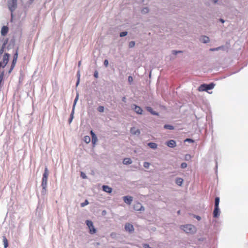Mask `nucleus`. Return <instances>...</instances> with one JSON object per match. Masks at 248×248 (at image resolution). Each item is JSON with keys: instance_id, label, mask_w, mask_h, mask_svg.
<instances>
[{"instance_id": "obj_14", "label": "nucleus", "mask_w": 248, "mask_h": 248, "mask_svg": "<svg viewBox=\"0 0 248 248\" xmlns=\"http://www.w3.org/2000/svg\"><path fill=\"white\" fill-rule=\"evenodd\" d=\"M219 215V207H215V209L213 212L214 217H218Z\"/></svg>"}, {"instance_id": "obj_37", "label": "nucleus", "mask_w": 248, "mask_h": 248, "mask_svg": "<svg viewBox=\"0 0 248 248\" xmlns=\"http://www.w3.org/2000/svg\"><path fill=\"white\" fill-rule=\"evenodd\" d=\"M93 76L96 78H98V72L97 70H95V71L94 72Z\"/></svg>"}, {"instance_id": "obj_27", "label": "nucleus", "mask_w": 248, "mask_h": 248, "mask_svg": "<svg viewBox=\"0 0 248 248\" xmlns=\"http://www.w3.org/2000/svg\"><path fill=\"white\" fill-rule=\"evenodd\" d=\"M149 11V8L148 7H144L141 10V13L143 14H145L148 13Z\"/></svg>"}, {"instance_id": "obj_13", "label": "nucleus", "mask_w": 248, "mask_h": 248, "mask_svg": "<svg viewBox=\"0 0 248 248\" xmlns=\"http://www.w3.org/2000/svg\"><path fill=\"white\" fill-rule=\"evenodd\" d=\"M200 40L202 43L206 44L209 42L210 39L208 36L203 35L201 37Z\"/></svg>"}, {"instance_id": "obj_61", "label": "nucleus", "mask_w": 248, "mask_h": 248, "mask_svg": "<svg viewBox=\"0 0 248 248\" xmlns=\"http://www.w3.org/2000/svg\"><path fill=\"white\" fill-rule=\"evenodd\" d=\"M185 140H192V139L191 138H186Z\"/></svg>"}, {"instance_id": "obj_10", "label": "nucleus", "mask_w": 248, "mask_h": 248, "mask_svg": "<svg viewBox=\"0 0 248 248\" xmlns=\"http://www.w3.org/2000/svg\"><path fill=\"white\" fill-rule=\"evenodd\" d=\"M8 27L6 26H3L0 31L1 35L2 36H5L8 32Z\"/></svg>"}, {"instance_id": "obj_41", "label": "nucleus", "mask_w": 248, "mask_h": 248, "mask_svg": "<svg viewBox=\"0 0 248 248\" xmlns=\"http://www.w3.org/2000/svg\"><path fill=\"white\" fill-rule=\"evenodd\" d=\"M191 158V156L189 155H185V159L186 160H188Z\"/></svg>"}, {"instance_id": "obj_20", "label": "nucleus", "mask_w": 248, "mask_h": 248, "mask_svg": "<svg viewBox=\"0 0 248 248\" xmlns=\"http://www.w3.org/2000/svg\"><path fill=\"white\" fill-rule=\"evenodd\" d=\"M167 145L170 147H173L176 146V143L175 140H169L167 143Z\"/></svg>"}, {"instance_id": "obj_62", "label": "nucleus", "mask_w": 248, "mask_h": 248, "mask_svg": "<svg viewBox=\"0 0 248 248\" xmlns=\"http://www.w3.org/2000/svg\"><path fill=\"white\" fill-rule=\"evenodd\" d=\"M197 219H199L200 218V217H199V216H198V217H197Z\"/></svg>"}, {"instance_id": "obj_9", "label": "nucleus", "mask_w": 248, "mask_h": 248, "mask_svg": "<svg viewBox=\"0 0 248 248\" xmlns=\"http://www.w3.org/2000/svg\"><path fill=\"white\" fill-rule=\"evenodd\" d=\"M124 229L126 231L130 233L133 232L134 230L133 226L129 223H127L125 224Z\"/></svg>"}, {"instance_id": "obj_6", "label": "nucleus", "mask_w": 248, "mask_h": 248, "mask_svg": "<svg viewBox=\"0 0 248 248\" xmlns=\"http://www.w3.org/2000/svg\"><path fill=\"white\" fill-rule=\"evenodd\" d=\"M86 225L88 226L89 228V232L91 234H94L96 232V229L94 228L93 223L91 220H87L86 221Z\"/></svg>"}, {"instance_id": "obj_60", "label": "nucleus", "mask_w": 248, "mask_h": 248, "mask_svg": "<svg viewBox=\"0 0 248 248\" xmlns=\"http://www.w3.org/2000/svg\"><path fill=\"white\" fill-rule=\"evenodd\" d=\"M11 42H13V43H15V39H12L11 40Z\"/></svg>"}, {"instance_id": "obj_30", "label": "nucleus", "mask_w": 248, "mask_h": 248, "mask_svg": "<svg viewBox=\"0 0 248 248\" xmlns=\"http://www.w3.org/2000/svg\"><path fill=\"white\" fill-rule=\"evenodd\" d=\"M127 34H128V32L127 31H122L120 33V36L121 37H123L126 36L127 35Z\"/></svg>"}, {"instance_id": "obj_59", "label": "nucleus", "mask_w": 248, "mask_h": 248, "mask_svg": "<svg viewBox=\"0 0 248 248\" xmlns=\"http://www.w3.org/2000/svg\"><path fill=\"white\" fill-rule=\"evenodd\" d=\"M90 141H91L90 140H89V141H87V140H85V142H86V143H89L90 142Z\"/></svg>"}, {"instance_id": "obj_49", "label": "nucleus", "mask_w": 248, "mask_h": 248, "mask_svg": "<svg viewBox=\"0 0 248 248\" xmlns=\"http://www.w3.org/2000/svg\"><path fill=\"white\" fill-rule=\"evenodd\" d=\"M83 140H91L90 137L89 136H85Z\"/></svg>"}, {"instance_id": "obj_63", "label": "nucleus", "mask_w": 248, "mask_h": 248, "mask_svg": "<svg viewBox=\"0 0 248 248\" xmlns=\"http://www.w3.org/2000/svg\"><path fill=\"white\" fill-rule=\"evenodd\" d=\"M34 0H30L31 2H32Z\"/></svg>"}, {"instance_id": "obj_26", "label": "nucleus", "mask_w": 248, "mask_h": 248, "mask_svg": "<svg viewBox=\"0 0 248 248\" xmlns=\"http://www.w3.org/2000/svg\"><path fill=\"white\" fill-rule=\"evenodd\" d=\"M4 75H5V72H4V71H2L0 73V83L3 80Z\"/></svg>"}, {"instance_id": "obj_36", "label": "nucleus", "mask_w": 248, "mask_h": 248, "mask_svg": "<svg viewBox=\"0 0 248 248\" xmlns=\"http://www.w3.org/2000/svg\"><path fill=\"white\" fill-rule=\"evenodd\" d=\"M182 51H179V50H172V54L173 55H177V54L179 53H181Z\"/></svg>"}, {"instance_id": "obj_31", "label": "nucleus", "mask_w": 248, "mask_h": 248, "mask_svg": "<svg viewBox=\"0 0 248 248\" xmlns=\"http://www.w3.org/2000/svg\"><path fill=\"white\" fill-rule=\"evenodd\" d=\"M135 45V42L134 41H131L129 43L128 47L129 48L133 47Z\"/></svg>"}, {"instance_id": "obj_64", "label": "nucleus", "mask_w": 248, "mask_h": 248, "mask_svg": "<svg viewBox=\"0 0 248 248\" xmlns=\"http://www.w3.org/2000/svg\"><path fill=\"white\" fill-rule=\"evenodd\" d=\"M180 211H178V214H180Z\"/></svg>"}, {"instance_id": "obj_34", "label": "nucleus", "mask_w": 248, "mask_h": 248, "mask_svg": "<svg viewBox=\"0 0 248 248\" xmlns=\"http://www.w3.org/2000/svg\"><path fill=\"white\" fill-rule=\"evenodd\" d=\"M133 81V77L131 76H129L128 77V82L129 83V84L131 85Z\"/></svg>"}, {"instance_id": "obj_25", "label": "nucleus", "mask_w": 248, "mask_h": 248, "mask_svg": "<svg viewBox=\"0 0 248 248\" xmlns=\"http://www.w3.org/2000/svg\"><path fill=\"white\" fill-rule=\"evenodd\" d=\"M8 41H9V39L8 38H6L5 39H4V40L2 42L1 46L6 48V46L7 44H8Z\"/></svg>"}, {"instance_id": "obj_45", "label": "nucleus", "mask_w": 248, "mask_h": 248, "mask_svg": "<svg viewBox=\"0 0 248 248\" xmlns=\"http://www.w3.org/2000/svg\"><path fill=\"white\" fill-rule=\"evenodd\" d=\"M143 246L144 248H151L150 247L149 245H148V244H143Z\"/></svg>"}, {"instance_id": "obj_50", "label": "nucleus", "mask_w": 248, "mask_h": 248, "mask_svg": "<svg viewBox=\"0 0 248 248\" xmlns=\"http://www.w3.org/2000/svg\"><path fill=\"white\" fill-rule=\"evenodd\" d=\"M79 82H80V79H77L76 84V87H78V86Z\"/></svg>"}, {"instance_id": "obj_8", "label": "nucleus", "mask_w": 248, "mask_h": 248, "mask_svg": "<svg viewBox=\"0 0 248 248\" xmlns=\"http://www.w3.org/2000/svg\"><path fill=\"white\" fill-rule=\"evenodd\" d=\"M133 208L136 211H144V208L141 204L139 202L135 203L134 205Z\"/></svg>"}, {"instance_id": "obj_48", "label": "nucleus", "mask_w": 248, "mask_h": 248, "mask_svg": "<svg viewBox=\"0 0 248 248\" xmlns=\"http://www.w3.org/2000/svg\"><path fill=\"white\" fill-rule=\"evenodd\" d=\"M5 39V38L4 37V36H1L0 37V42L2 43L3 41Z\"/></svg>"}, {"instance_id": "obj_11", "label": "nucleus", "mask_w": 248, "mask_h": 248, "mask_svg": "<svg viewBox=\"0 0 248 248\" xmlns=\"http://www.w3.org/2000/svg\"><path fill=\"white\" fill-rule=\"evenodd\" d=\"M146 109L151 114L153 115L158 116L159 115V113L155 110H154L153 108L149 106H147L145 107Z\"/></svg>"}, {"instance_id": "obj_42", "label": "nucleus", "mask_w": 248, "mask_h": 248, "mask_svg": "<svg viewBox=\"0 0 248 248\" xmlns=\"http://www.w3.org/2000/svg\"><path fill=\"white\" fill-rule=\"evenodd\" d=\"M77 79H80V74L79 70H78V72H77Z\"/></svg>"}, {"instance_id": "obj_38", "label": "nucleus", "mask_w": 248, "mask_h": 248, "mask_svg": "<svg viewBox=\"0 0 248 248\" xmlns=\"http://www.w3.org/2000/svg\"><path fill=\"white\" fill-rule=\"evenodd\" d=\"M104 65L106 67H108V61L107 59H106L104 61Z\"/></svg>"}, {"instance_id": "obj_58", "label": "nucleus", "mask_w": 248, "mask_h": 248, "mask_svg": "<svg viewBox=\"0 0 248 248\" xmlns=\"http://www.w3.org/2000/svg\"><path fill=\"white\" fill-rule=\"evenodd\" d=\"M80 64H81V61H79L78 62V66H80Z\"/></svg>"}, {"instance_id": "obj_2", "label": "nucleus", "mask_w": 248, "mask_h": 248, "mask_svg": "<svg viewBox=\"0 0 248 248\" xmlns=\"http://www.w3.org/2000/svg\"><path fill=\"white\" fill-rule=\"evenodd\" d=\"M7 6L9 10L11 13L12 17L13 13L15 11L17 7V0H8L7 1Z\"/></svg>"}, {"instance_id": "obj_21", "label": "nucleus", "mask_w": 248, "mask_h": 248, "mask_svg": "<svg viewBox=\"0 0 248 248\" xmlns=\"http://www.w3.org/2000/svg\"><path fill=\"white\" fill-rule=\"evenodd\" d=\"M164 128L166 129L173 130L174 129V126L171 124H166L164 125Z\"/></svg>"}, {"instance_id": "obj_53", "label": "nucleus", "mask_w": 248, "mask_h": 248, "mask_svg": "<svg viewBox=\"0 0 248 248\" xmlns=\"http://www.w3.org/2000/svg\"><path fill=\"white\" fill-rule=\"evenodd\" d=\"M219 21L221 22L222 23H224L225 22V20L222 18H220L219 19Z\"/></svg>"}, {"instance_id": "obj_51", "label": "nucleus", "mask_w": 248, "mask_h": 248, "mask_svg": "<svg viewBox=\"0 0 248 248\" xmlns=\"http://www.w3.org/2000/svg\"><path fill=\"white\" fill-rule=\"evenodd\" d=\"M122 101L124 102V103H126V97L125 96H123L122 97Z\"/></svg>"}, {"instance_id": "obj_39", "label": "nucleus", "mask_w": 248, "mask_h": 248, "mask_svg": "<svg viewBox=\"0 0 248 248\" xmlns=\"http://www.w3.org/2000/svg\"><path fill=\"white\" fill-rule=\"evenodd\" d=\"M150 166V163H148V162H145L144 163V164H143V166L145 168H148Z\"/></svg>"}, {"instance_id": "obj_4", "label": "nucleus", "mask_w": 248, "mask_h": 248, "mask_svg": "<svg viewBox=\"0 0 248 248\" xmlns=\"http://www.w3.org/2000/svg\"><path fill=\"white\" fill-rule=\"evenodd\" d=\"M181 229L183 230L186 233H193L196 231L195 227L191 224H187L184 226H181Z\"/></svg>"}, {"instance_id": "obj_23", "label": "nucleus", "mask_w": 248, "mask_h": 248, "mask_svg": "<svg viewBox=\"0 0 248 248\" xmlns=\"http://www.w3.org/2000/svg\"><path fill=\"white\" fill-rule=\"evenodd\" d=\"M183 182V179L181 178H177L176 180V183L179 186H181Z\"/></svg>"}, {"instance_id": "obj_15", "label": "nucleus", "mask_w": 248, "mask_h": 248, "mask_svg": "<svg viewBox=\"0 0 248 248\" xmlns=\"http://www.w3.org/2000/svg\"><path fill=\"white\" fill-rule=\"evenodd\" d=\"M102 188L103 191L107 193H110L112 192V188L108 186H103Z\"/></svg>"}, {"instance_id": "obj_47", "label": "nucleus", "mask_w": 248, "mask_h": 248, "mask_svg": "<svg viewBox=\"0 0 248 248\" xmlns=\"http://www.w3.org/2000/svg\"><path fill=\"white\" fill-rule=\"evenodd\" d=\"M218 47V50H223L224 49V46H219Z\"/></svg>"}, {"instance_id": "obj_7", "label": "nucleus", "mask_w": 248, "mask_h": 248, "mask_svg": "<svg viewBox=\"0 0 248 248\" xmlns=\"http://www.w3.org/2000/svg\"><path fill=\"white\" fill-rule=\"evenodd\" d=\"M131 108L136 113L140 115L142 114V109L140 106L137 105L136 104H132Z\"/></svg>"}, {"instance_id": "obj_46", "label": "nucleus", "mask_w": 248, "mask_h": 248, "mask_svg": "<svg viewBox=\"0 0 248 248\" xmlns=\"http://www.w3.org/2000/svg\"><path fill=\"white\" fill-rule=\"evenodd\" d=\"M81 176L82 177V178L83 179H85L86 178V175H85V173H84L83 172H81Z\"/></svg>"}, {"instance_id": "obj_28", "label": "nucleus", "mask_w": 248, "mask_h": 248, "mask_svg": "<svg viewBox=\"0 0 248 248\" xmlns=\"http://www.w3.org/2000/svg\"><path fill=\"white\" fill-rule=\"evenodd\" d=\"M219 203V198L216 197L215 201V207H218Z\"/></svg>"}, {"instance_id": "obj_33", "label": "nucleus", "mask_w": 248, "mask_h": 248, "mask_svg": "<svg viewBox=\"0 0 248 248\" xmlns=\"http://www.w3.org/2000/svg\"><path fill=\"white\" fill-rule=\"evenodd\" d=\"M6 48L5 47H3L2 46H1L0 48V59L1 58V57L2 55V54L3 53L4 51V49H5Z\"/></svg>"}, {"instance_id": "obj_56", "label": "nucleus", "mask_w": 248, "mask_h": 248, "mask_svg": "<svg viewBox=\"0 0 248 248\" xmlns=\"http://www.w3.org/2000/svg\"><path fill=\"white\" fill-rule=\"evenodd\" d=\"M92 143L94 146L95 144L96 141H97V140H92Z\"/></svg>"}, {"instance_id": "obj_17", "label": "nucleus", "mask_w": 248, "mask_h": 248, "mask_svg": "<svg viewBox=\"0 0 248 248\" xmlns=\"http://www.w3.org/2000/svg\"><path fill=\"white\" fill-rule=\"evenodd\" d=\"M18 48L17 47L16 51H15V52L14 53V56H13V60H12V62H17V58H18Z\"/></svg>"}, {"instance_id": "obj_32", "label": "nucleus", "mask_w": 248, "mask_h": 248, "mask_svg": "<svg viewBox=\"0 0 248 248\" xmlns=\"http://www.w3.org/2000/svg\"><path fill=\"white\" fill-rule=\"evenodd\" d=\"M97 110L99 112H103L104 111V107L103 106H99L98 108H97Z\"/></svg>"}, {"instance_id": "obj_24", "label": "nucleus", "mask_w": 248, "mask_h": 248, "mask_svg": "<svg viewBox=\"0 0 248 248\" xmlns=\"http://www.w3.org/2000/svg\"><path fill=\"white\" fill-rule=\"evenodd\" d=\"M90 134L92 136V140H98L96 134L93 130H91Z\"/></svg>"}, {"instance_id": "obj_3", "label": "nucleus", "mask_w": 248, "mask_h": 248, "mask_svg": "<svg viewBox=\"0 0 248 248\" xmlns=\"http://www.w3.org/2000/svg\"><path fill=\"white\" fill-rule=\"evenodd\" d=\"M48 170L46 167L45 168L44 173L43 175L41 186L43 189H46L47 186V178L48 176Z\"/></svg>"}, {"instance_id": "obj_55", "label": "nucleus", "mask_w": 248, "mask_h": 248, "mask_svg": "<svg viewBox=\"0 0 248 248\" xmlns=\"http://www.w3.org/2000/svg\"><path fill=\"white\" fill-rule=\"evenodd\" d=\"M218 0H212V1L214 3H217L218 2Z\"/></svg>"}, {"instance_id": "obj_22", "label": "nucleus", "mask_w": 248, "mask_h": 248, "mask_svg": "<svg viewBox=\"0 0 248 248\" xmlns=\"http://www.w3.org/2000/svg\"><path fill=\"white\" fill-rule=\"evenodd\" d=\"M132 163L130 158H125L123 160V163L125 165L130 164Z\"/></svg>"}, {"instance_id": "obj_44", "label": "nucleus", "mask_w": 248, "mask_h": 248, "mask_svg": "<svg viewBox=\"0 0 248 248\" xmlns=\"http://www.w3.org/2000/svg\"><path fill=\"white\" fill-rule=\"evenodd\" d=\"M16 62H12V63H11V68L12 69H14L16 65Z\"/></svg>"}, {"instance_id": "obj_40", "label": "nucleus", "mask_w": 248, "mask_h": 248, "mask_svg": "<svg viewBox=\"0 0 248 248\" xmlns=\"http://www.w3.org/2000/svg\"><path fill=\"white\" fill-rule=\"evenodd\" d=\"M187 167V164L186 163H182L181 165V167L183 169L186 168Z\"/></svg>"}, {"instance_id": "obj_18", "label": "nucleus", "mask_w": 248, "mask_h": 248, "mask_svg": "<svg viewBox=\"0 0 248 248\" xmlns=\"http://www.w3.org/2000/svg\"><path fill=\"white\" fill-rule=\"evenodd\" d=\"M2 241L4 245V248H7L8 246V241L6 236H3L2 237Z\"/></svg>"}, {"instance_id": "obj_43", "label": "nucleus", "mask_w": 248, "mask_h": 248, "mask_svg": "<svg viewBox=\"0 0 248 248\" xmlns=\"http://www.w3.org/2000/svg\"><path fill=\"white\" fill-rule=\"evenodd\" d=\"M218 47H214V48H211L210 49V51H218Z\"/></svg>"}, {"instance_id": "obj_1", "label": "nucleus", "mask_w": 248, "mask_h": 248, "mask_svg": "<svg viewBox=\"0 0 248 248\" xmlns=\"http://www.w3.org/2000/svg\"><path fill=\"white\" fill-rule=\"evenodd\" d=\"M215 85L214 82H210L209 84L203 83L198 87V90L199 92H208L213 89Z\"/></svg>"}, {"instance_id": "obj_54", "label": "nucleus", "mask_w": 248, "mask_h": 248, "mask_svg": "<svg viewBox=\"0 0 248 248\" xmlns=\"http://www.w3.org/2000/svg\"><path fill=\"white\" fill-rule=\"evenodd\" d=\"M10 44H9L7 46V47H6V49H7V50H8H8H9L10 49V48H10Z\"/></svg>"}, {"instance_id": "obj_57", "label": "nucleus", "mask_w": 248, "mask_h": 248, "mask_svg": "<svg viewBox=\"0 0 248 248\" xmlns=\"http://www.w3.org/2000/svg\"><path fill=\"white\" fill-rule=\"evenodd\" d=\"M185 141H188L189 142H193L194 140H185Z\"/></svg>"}, {"instance_id": "obj_35", "label": "nucleus", "mask_w": 248, "mask_h": 248, "mask_svg": "<svg viewBox=\"0 0 248 248\" xmlns=\"http://www.w3.org/2000/svg\"><path fill=\"white\" fill-rule=\"evenodd\" d=\"M89 204V202L87 200H86L84 202H82L81 203V207H84L85 206L88 205Z\"/></svg>"}, {"instance_id": "obj_5", "label": "nucleus", "mask_w": 248, "mask_h": 248, "mask_svg": "<svg viewBox=\"0 0 248 248\" xmlns=\"http://www.w3.org/2000/svg\"><path fill=\"white\" fill-rule=\"evenodd\" d=\"M10 54L8 53H5L3 56L2 60L0 61V67L1 68H5L7 64L9 59L10 58Z\"/></svg>"}, {"instance_id": "obj_16", "label": "nucleus", "mask_w": 248, "mask_h": 248, "mask_svg": "<svg viewBox=\"0 0 248 248\" xmlns=\"http://www.w3.org/2000/svg\"><path fill=\"white\" fill-rule=\"evenodd\" d=\"M78 97H79V94H78V93H76V96L74 99V102H73V107H72V109H74L75 110V107H76V105L77 104V103L78 100Z\"/></svg>"}, {"instance_id": "obj_29", "label": "nucleus", "mask_w": 248, "mask_h": 248, "mask_svg": "<svg viewBox=\"0 0 248 248\" xmlns=\"http://www.w3.org/2000/svg\"><path fill=\"white\" fill-rule=\"evenodd\" d=\"M148 146L152 149H155L157 147L156 144L152 142L148 143Z\"/></svg>"}, {"instance_id": "obj_19", "label": "nucleus", "mask_w": 248, "mask_h": 248, "mask_svg": "<svg viewBox=\"0 0 248 248\" xmlns=\"http://www.w3.org/2000/svg\"><path fill=\"white\" fill-rule=\"evenodd\" d=\"M74 113H75V110L74 109H72V111L71 112V114L70 115V117L68 119V122H69V124H71L74 119Z\"/></svg>"}, {"instance_id": "obj_12", "label": "nucleus", "mask_w": 248, "mask_h": 248, "mask_svg": "<svg viewBox=\"0 0 248 248\" xmlns=\"http://www.w3.org/2000/svg\"><path fill=\"white\" fill-rule=\"evenodd\" d=\"M124 202L128 204H130L132 202L133 198L131 196H124L123 197Z\"/></svg>"}, {"instance_id": "obj_52", "label": "nucleus", "mask_w": 248, "mask_h": 248, "mask_svg": "<svg viewBox=\"0 0 248 248\" xmlns=\"http://www.w3.org/2000/svg\"><path fill=\"white\" fill-rule=\"evenodd\" d=\"M13 70V69H12L10 67V68L9 69V70L8 71V74L9 75L12 72Z\"/></svg>"}]
</instances>
